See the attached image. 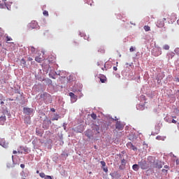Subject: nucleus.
Segmentation results:
<instances>
[{
  "mask_svg": "<svg viewBox=\"0 0 179 179\" xmlns=\"http://www.w3.org/2000/svg\"><path fill=\"white\" fill-rule=\"evenodd\" d=\"M138 166L142 169V170H148V169H149V164H148L146 161H141L138 162Z\"/></svg>",
  "mask_w": 179,
  "mask_h": 179,
  "instance_id": "nucleus-1",
  "label": "nucleus"
},
{
  "mask_svg": "<svg viewBox=\"0 0 179 179\" xmlns=\"http://www.w3.org/2000/svg\"><path fill=\"white\" fill-rule=\"evenodd\" d=\"M125 125H124V124H122L121 122L120 121L116 122L115 128L116 129H117V131H122Z\"/></svg>",
  "mask_w": 179,
  "mask_h": 179,
  "instance_id": "nucleus-2",
  "label": "nucleus"
},
{
  "mask_svg": "<svg viewBox=\"0 0 179 179\" xmlns=\"http://www.w3.org/2000/svg\"><path fill=\"white\" fill-rule=\"evenodd\" d=\"M164 22H166V18H163V19L157 20V26L159 28L164 27Z\"/></svg>",
  "mask_w": 179,
  "mask_h": 179,
  "instance_id": "nucleus-3",
  "label": "nucleus"
},
{
  "mask_svg": "<svg viewBox=\"0 0 179 179\" xmlns=\"http://www.w3.org/2000/svg\"><path fill=\"white\" fill-rule=\"evenodd\" d=\"M71 97V103H75L78 100V96L75 95L73 92L69 93Z\"/></svg>",
  "mask_w": 179,
  "mask_h": 179,
  "instance_id": "nucleus-4",
  "label": "nucleus"
},
{
  "mask_svg": "<svg viewBox=\"0 0 179 179\" xmlns=\"http://www.w3.org/2000/svg\"><path fill=\"white\" fill-rule=\"evenodd\" d=\"M23 111L24 114H27V115H30L31 113H33V108H24Z\"/></svg>",
  "mask_w": 179,
  "mask_h": 179,
  "instance_id": "nucleus-5",
  "label": "nucleus"
},
{
  "mask_svg": "<svg viewBox=\"0 0 179 179\" xmlns=\"http://www.w3.org/2000/svg\"><path fill=\"white\" fill-rule=\"evenodd\" d=\"M38 26V24L37 23V22L32 21L29 24V29H37Z\"/></svg>",
  "mask_w": 179,
  "mask_h": 179,
  "instance_id": "nucleus-6",
  "label": "nucleus"
},
{
  "mask_svg": "<svg viewBox=\"0 0 179 179\" xmlns=\"http://www.w3.org/2000/svg\"><path fill=\"white\" fill-rule=\"evenodd\" d=\"M100 163H101V166H102V169H103V171H104L105 173H108V168L106 167V162H104V161H101Z\"/></svg>",
  "mask_w": 179,
  "mask_h": 179,
  "instance_id": "nucleus-7",
  "label": "nucleus"
},
{
  "mask_svg": "<svg viewBox=\"0 0 179 179\" xmlns=\"http://www.w3.org/2000/svg\"><path fill=\"white\" fill-rule=\"evenodd\" d=\"M99 78L101 83H106V82H107V77L104 75H101Z\"/></svg>",
  "mask_w": 179,
  "mask_h": 179,
  "instance_id": "nucleus-8",
  "label": "nucleus"
},
{
  "mask_svg": "<svg viewBox=\"0 0 179 179\" xmlns=\"http://www.w3.org/2000/svg\"><path fill=\"white\" fill-rule=\"evenodd\" d=\"M92 131H94V132H96V134H100V127H99V125H94Z\"/></svg>",
  "mask_w": 179,
  "mask_h": 179,
  "instance_id": "nucleus-9",
  "label": "nucleus"
},
{
  "mask_svg": "<svg viewBox=\"0 0 179 179\" xmlns=\"http://www.w3.org/2000/svg\"><path fill=\"white\" fill-rule=\"evenodd\" d=\"M152 55L154 57H159V55H162V50H157L155 52V50L152 51Z\"/></svg>",
  "mask_w": 179,
  "mask_h": 179,
  "instance_id": "nucleus-10",
  "label": "nucleus"
},
{
  "mask_svg": "<svg viewBox=\"0 0 179 179\" xmlns=\"http://www.w3.org/2000/svg\"><path fill=\"white\" fill-rule=\"evenodd\" d=\"M5 121H6V116L3 115V116L0 117V122H1V125H3Z\"/></svg>",
  "mask_w": 179,
  "mask_h": 179,
  "instance_id": "nucleus-11",
  "label": "nucleus"
},
{
  "mask_svg": "<svg viewBox=\"0 0 179 179\" xmlns=\"http://www.w3.org/2000/svg\"><path fill=\"white\" fill-rule=\"evenodd\" d=\"M128 148H131L132 150H138V148L135 147V145H132V143H129L127 144Z\"/></svg>",
  "mask_w": 179,
  "mask_h": 179,
  "instance_id": "nucleus-12",
  "label": "nucleus"
},
{
  "mask_svg": "<svg viewBox=\"0 0 179 179\" xmlns=\"http://www.w3.org/2000/svg\"><path fill=\"white\" fill-rule=\"evenodd\" d=\"M165 120L166 121V122H169V124H171V122L173 124H177V121L176 120L173 119L171 121H169L167 117H165Z\"/></svg>",
  "mask_w": 179,
  "mask_h": 179,
  "instance_id": "nucleus-13",
  "label": "nucleus"
},
{
  "mask_svg": "<svg viewBox=\"0 0 179 179\" xmlns=\"http://www.w3.org/2000/svg\"><path fill=\"white\" fill-rule=\"evenodd\" d=\"M132 169L134 171H138V170H139V165L138 164H134L132 166Z\"/></svg>",
  "mask_w": 179,
  "mask_h": 179,
  "instance_id": "nucleus-14",
  "label": "nucleus"
},
{
  "mask_svg": "<svg viewBox=\"0 0 179 179\" xmlns=\"http://www.w3.org/2000/svg\"><path fill=\"white\" fill-rule=\"evenodd\" d=\"M35 61H36V62L41 63V62H43V58L39 57H36L35 58Z\"/></svg>",
  "mask_w": 179,
  "mask_h": 179,
  "instance_id": "nucleus-15",
  "label": "nucleus"
},
{
  "mask_svg": "<svg viewBox=\"0 0 179 179\" xmlns=\"http://www.w3.org/2000/svg\"><path fill=\"white\" fill-rule=\"evenodd\" d=\"M30 51L32 52V54H34L36 52V48L33 46H30L29 48Z\"/></svg>",
  "mask_w": 179,
  "mask_h": 179,
  "instance_id": "nucleus-16",
  "label": "nucleus"
},
{
  "mask_svg": "<svg viewBox=\"0 0 179 179\" xmlns=\"http://www.w3.org/2000/svg\"><path fill=\"white\" fill-rule=\"evenodd\" d=\"M144 30L145 31H150V27H149L148 25L144 26Z\"/></svg>",
  "mask_w": 179,
  "mask_h": 179,
  "instance_id": "nucleus-17",
  "label": "nucleus"
},
{
  "mask_svg": "<svg viewBox=\"0 0 179 179\" xmlns=\"http://www.w3.org/2000/svg\"><path fill=\"white\" fill-rule=\"evenodd\" d=\"M85 136H87V138H90L92 136V135H90V130L85 131Z\"/></svg>",
  "mask_w": 179,
  "mask_h": 179,
  "instance_id": "nucleus-18",
  "label": "nucleus"
},
{
  "mask_svg": "<svg viewBox=\"0 0 179 179\" xmlns=\"http://www.w3.org/2000/svg\"><path fill=\"white\" fill-rule=\"evenodd\" d=\"M1 6H3V5H6V0H0Z\"/></svg>",
  "mask_w": 179,
  "mask_h": 179,
  "instance_id": "nucleus-19",
  "label": "nucleus"
},
{
  "mask_svg": "<svg viewBox=\"0 0 179 179\" xmlns=\"http://www.w3.org/2000/svg\"><path fill=\"white\" fill-rule=\"evenodd\" d=\"M91 117L92 118V120H96L97 119V115H96L95 113H92L91 114Z\"/></svg>",
  "mask_w": 179,
  "mask_h": 179,
  "instance_id": "nucleus-20",
  "label": "nucleus"
},
{
  "mask_svg": "<svg viewBox=\"0 0 179 179\" xmlns=\"http://www.w3.org/2000/svg\"><path fill=\"white\" fill-rule=\"evenodd\" d=\"M6 42L7 43H9L8 41H12V38L9 36H6Z\"/></svg>",
  "mask_w": 179,
  "mask_h": 179,
  "instance_id": "nucleus-21",
  "label": "nucleus"
},
{
  "mask_svg": "<svg viewBox=\"0 0 179 179\" xmlns=\"http://www.w3.org/2000/svg\"><path fill=\"white\" fill-rule=\"evenodd\" d=\"M163 49L166 50H170V46L169 45H164Z\"/></svg>",
  "mask_w": 179,
  "mask_h": 179,
  "instance_id": "nucleus-22",
  "label": "nucleus"
},
{
  "mask_svg": "<svg viewBox=\"0 0 179 179\" xmlns=\"http://www.w3.org/2000/svg\"><path fill=\"white\" fill-rule=\"evenodd\" d=\"M121 163H122V166H125V164H127V160H125V159H122L121 160Z\"/></svg>",
  "mask_w": 179,
  "mask_h": 179,
  "instance_id": "nucleus-23",
  "label": "nucleus"
},
{
  "mask_svg": "<svg viewBox=\"0 0 179 179\" xmlns=\"http://www.w3.org/2000/svg\"><path fill=\"white\" fill-rule=\"evenodd\" d=\"M58 120H59V115H58L52 118V121H58Z\"/></svg>",
  "mask_w": 179,
  "mask_h": 179,
  "instance_id": "nucleus-24",
  "label": "nucleus"
},
{
  "mask_svg": "<svg viewBox=\"0 0 179 179\" xmlns=\"http://www.w3.org/2000/svg\"><path fill=\"white\" fill-rule=\"evenodd\" d=\"M39 176L41 177V178H45V173H40Z\"/></svg>",
  "mask_w": 179,
  "mask_h": 179,
  "instance_id": "nucleus-25",
  "label": "nucleus"
},
{
  "mask_svg": "<svg viewBox=\"0 0 179 179\" xmlns=\"http://www.w3.org/2000/svg\"><path fill=\"white\" fill-rule=\"evenodd\" d=\"M21 64H22V65H26V60H25L24 59H21Z\"/></svg>",
  "mask_w": 179,
  "mask_h": 179,
  "instance_id": "nucleus-26",
  "label": "nucleus"
},
{
  "mask_svg": "<svg viewBox=\"0 0 179 179\" xmlns=\"http://www.w3.org/2000/svg\"><path fill=\"white\" fill-rule=\"evenodd\" d=\"M43 14L44 16H48V11L44 10V11L43 12Z\"/></svg>",
  "mask_w": 179,
  "mask_h": 179,
  "instance_id": "nucleus-27",
  "label": "nucleus"
},
{
  "mask_svg": "<svg viewBox=\"0 0 179 179\" xmlns=\"http://www.w3.org/2000/svg\"><path fill=\"white\" fill-rule=\"evenodd\" d=\"M130 52H134L135 51V49L131 46L129 49Z\"/></svg>",
  "mask_w": 179,
  "mask_h": 179,
  "instance_id": "nucleus-28",
  "label": "nucleus"
},
{
  "mask_svg": "<svg viewBox=\"0 0 179 179\" xmlns=\"http://www.w3.org/2000/svg\"><path fill=\"white\" fill-rule=\"evenodd\" d=\"M156 139H157L158 141H162V136H157L156 137Z\"/></svg>",
  "mask_w": 179,
  "mask_h": 179,
  "instance_id": "nucleus-29",
  "label": "nucleus"
},
{
  "mask_svg": "<svg viewBox=\"0 0 179 179\" xmlns=\"http://www.w3.org/2000/svg\"><path fill=\"white\" fill-rule=\"evenodd\" d=\"M102 71H107V69L106 68V64H104V66L101 68Z\"/></svg>",
  "mask_w": 179,
  "mask_h": 179,
  "instance_id": "nucleus-30",
  "label": "nucleus"
},
{
  "mask_svg": "<svg viewBox=\"0 0 179 179\" xmlns=\"http://www.w3.org/2000/svg\"><path fill=\"white\" fill-rule=\"evenodd\" d=\"M45 179H52V178H51V176H47Z\"/></svg>",
  "mask_w": 179,
  "mask_h": 179,
  "instance_id": "nucleus-31",
  "label": "nucleus"
},
{
  "mask_svg": "<svg viewBox=\"0 0 179 179\" xmlns=\"http://www.w3.org/2000/svg\"><path fill=\"white\" fill-rule=\"evenodd\" d=\"M3 148H8V143L3 144Z\"/></svg>",
  "mask_w": 179,
  "mask_h": 179,
  "instance_id": "nucleus-32",
  "label": "nucleus"
},
{
  "mask_svg": "<svg viewBox=\"0 0 179 179\" xmlns=\"http://www.w3.org/2000/svg\"><path fill=\"white\" fill-rule=\"evenodd\" d=\"M27 61H29V62H30V61H33V58H31V57H28Z\"/></svg>",
  "mask_w": 179,
  "mask_h": 179,
  "instance_id": "nucleus-33",
  "label": "nucleus"
},
{
  "mask_svg": "<svg viewBox=\"0 0 179 179\" xmlns=\"http://www.w3.org/2000/svg\"><path fill=\"white\" fill-rule=\"evenodd\" d=\"M50 110L52 111V113H55V108H52L50 109Z\"/></svg>",
  "mask_w": 179,
  "mask_h": 179,
  "instance_id": "nucleus-34",
  "label": "nucleus"
},
{
  "mask_svg": "<svg viewBox=\"0 0 179 179\" xmlns=\"http://www.w3.org/2000/svg\"><path fill=\"white\" fill-rule=\"evenodd\" d=\"M176 163L177 165H179V159L176 160Z\"/></svg>",
  "mask_w": 179,
  "mask_h": 179,
  "instance_id": "nucleus-35",
  "label": "nucleus"
},
{
  "mask_svg": "<svg viewBox=\"0 0 179 179\" xmlns=\"http://www.w3.org/2000/svg\"><path fill=\"white\" fill-rule=\"evenodd\" d=\"M20 167H21V169H24V164H20Z\"/></svg>",
  "mask_w": 179,
  "mask_h": 179,
  "instance_id": "nucleus-36",
  "label": "nucleus"
},
{
  "mask_svg": "<svg viewBox=\"0 0 179 179\" xmlns=\"http://www.w3.org/2000/svg\"><path fill=\"white\" fill-rule=\"evenodd\" d=\"M101 64V62H98L97 63H96V65L98 66H100V64Z\"/></svg>",
  "mask_w": 179,
  "mask_h": 179,
  "instance_id": "nucleus-37",
  "label": "nucleus"
},
{
  "mask_svg": "<svg viewBox=\"0 0 179 179\" xmlns=\"http://www.w3.org/2000/svg\"><path fill=\"white\" fill-rule=\"evenodd\" d=\"M118 69L117 68V66H113V71H117Z\"/></svg>",
  "mask_w": 179,
  "mask_h": 179,
  "instance_id": "nucleus-38",
  "label": "nucleus"
},
{
  "mask_svg": "<svg viewBox=\"0 0 179 179\" xmlns=\"http://www.w3.org/2000/svg\"><path fill=\"white\" fill-rule=\"evenodd\" d=\"M13 155H16V153H17V151L13 150Z\"/></svg>",
  "mask_w": 179,
  "mask_h": 179,
  "instance_id": "nucleus-39",
  "label": "nucleus"
},
{
  "mask_svg": "<svg viewBox=\"0 0 179 179\" xmlns=\"http://www.w3.org/2000/svg\"><path fill=\"white\" fill-rule=\"evenodd\" d=\"M178 99H179V91L177 92Z\"/></svg>",
  "mask_w": 179,
  "mask_h": 179,
  "instance_id": "nucleus-40",
  "label": "nucleus"
},
{
  "mask_svg": "<svg viewBox=\"0 0 179 179\" xmlns=\"http://www.w3.org/2000/svg\"><path fill=\"white\" fill-rule=\"evenodd\" d=\"M0 104H5V102H3V101H1L0 102Z\"/></svg>",
  "mask_w": 179,
  "mask_h": 179,
  "instance_id": "nucleus-41",
  "label": "nucleus"
},
{
  "mask_svg": "<svg viewBox=\"0 0 179 179\" xmlns=\"http://www.w3.org/2000/svg\"><path fill=\"white\" fill-rule=\"evenodd\" d=\"M164 169H169V166L165 165V166H164Z\"/></svg>",
  "mask_w": 179,
  "mask_h": 179,
  "instance_id": "nucleus-42",
  "label": "nucleus"
},
{
  "mask_svg": "<svg viewBox=\"0 0 179 179\" xmlns=\"http://www.w3.org/2000/svg\"><path fill=\"white\" fill-rule=\"evenodd\" d=\"M47 122H48V124H51V120H48Z\"/></svg>",
  "mask_w": 179,
  "mask_h": 179,
  "instance_id": "nucleus-43",
  "label": "nucleus"
},
{
  "mask_svg": "<svg viewBox=\"0 0 179 179\" xmlns=\"http://www.w3.org/2000/svg\"><path fill=\"white\" fill-rule=\"evenodd\" d=\"M167 120L168 121H171V119L169 118L168 117H167Z\"/></svg>",
  "mask_w": 179,
  "mask_h": 179,
  "instance_id": "nucleus-44",
  "label": "nucleus"
},
{
  "mask_svg": "<svg viewBox=\"0 0 179 179\" xmlns=\"http://www.w3.org/2000/svg\"><path fill=\"white\" fill-rule=\"evenodd\" d=\"M40 173L39 171H36V173L38 174Z\"/></svg>",
  "mask_w": 179,
  "mask_h": 179,
  "instance_id": "nucleus-45",
  "label": "nucleus"
},
{
  "mask_svg": "<svg viewBox=\"0 0 179 179\" xmlns=\"http://www.w3.org/2000/svg\"><path fill=\"white\" fill-rule=\"evenodd\" d=\"M162 171H167V170H166V169H162Z\"/></svg>",
  "mask_w": 179,
  "mask_h": 179,
  "instance_id": "nucleus-46",
  "label": "nucleus"
},
{
  "mask_svg": "<svg viewBox=\"0 0 179 179\" xmlns=\"http://www.w3.org/2000/svg\"><path fill=\"white\" fill-rule=\"evenodd\" d=\"M172 118H177V117H176V116H173V117H172Z\"/></svg>",
  "mask_w": 179,
  "mask_h": 179,
  "instance_id": "nucleus-47",
  "label": "nucleus"
},
{
  "mask_svg": "<svg viewBox=\"0 0 179 179\" xmlns=\"http://www.w3.org/2000/svg\"><path fill=\"white\" fill-rule=\"evenodd\" d=\"M115 121H117V117H115Z\"/></svg>",
  "mask_w": 179,
  "mask_h": 179,
  "instance_id": "nucleus-48",
  "label": "nucleus"
},
{
  "mask_svg": "<svg viewBox=\"0 0 179 179\" xmlns=\"http://www.w3.org/2000/svg\"><path fill=\"white\" fill-rule=\"evenodd\" d=\"M119 169H120V170H122V169L121 168V166H120Z\"/></svg>",
  "mask_w": 179,
  "mask_h": 179,
  "instance_id": "nucleus-49",
  "label": "nucleus"
},
{
  "mask_svg": "<svg viewBox=\"0 0 179 179\" xmlns=\"http://www.w3.org/2000/svg\"><path fill=\"white\" fill-rule=\"evenodd\" d=\"M16 93H19V91H17Z\"/></svg>",
  "mask_w": 179,
  "mask_h": 179,
  "instance_id": "nucleus-50",
  "label": "nucleus"
},
{
  "mask_svg": "<svg viewBox=\"0 0 179 179\" xmlns=\"http://www.w3.org/2000/svg\"><path fill=\"white\" fill-rule=\"evenodd\" d=\"M44 122H47V121H46V120H45V121H44Z\"/></svg>",
  "mask_w": 179,
  "mask_h": 179,
  "instance_id": "nucleus-51",
  "label": "nucleus"
},
{
  "mask_svg": "<svg viewBox=\"0 0 179 179\" xmlns=\"http://www.w3.org/2000/svg\"><path fill=\"white\" fill-rule=\"evenodd\" d=\"M12 159H13V155H12Z\"/></svg>",
  "mask_w": 179,
  "mask_h": 179,
  "instance_id": "nucleus-52",
  "label": "nucleus"
},
{
  "mask_svg": "<svg viewBox=\"0 0 179 179\" xmlns=\"http://www.w3.org/2000/svg\"><path fill=\"white\" fill-rule=\"evenodd\" d=\"M159 169H162V166H159Z\"/></svg>",
  "mask_w": 179,
  "mask_h": 179,
  "instance_id": "nucleus-53",
  "label": "nucleus"
},
{
  "mask_svg": "<svg viewBox=\"0 0 179 179\" xmlns=\"http://www.w3.org/2000/svg\"><path fill=\"white\" fill-rule=\"evenodd\" d=\"M10 100H11V101H13V99H10Z\"/></svg>",
  "mask_w": 179,
  "mask_h": 179,
  "instance_id": "nucleus-54",
  "label": "nucleus"
},
{
  "mask_svg": "<svg viewBox=\"0 0 179 179\" xmlns=\"http://www.w3.org/2000/svg\"><path fill=\"white\" fill-rule=\"evenodd\" d=\"M23 179H26V178H23Z\"/></svg>",
  "mask_w": 179,
  "mask_h": 179,
  "instance_id": "nucleus-55",
  "label": "nucleus"
}]
</instances>
